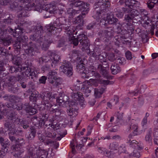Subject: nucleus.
<instances>
[{
  "label": "nucleus",
  "mask_w": 158,
  "mask_h": 158,
  "mask_svg": "<svg viewBox=\"0 0 158 158\" xmlns=\"http://www.w3.org/2000/svg\"><path fill=\"white\" fill-rule=\"evenodd\" d=\"M6 85L8 87L14 85L17 81L15 76H9L6 78Z\"/></svg>",
  "instance_id": "obj_32"
},
{
  "label": "nucleus",
  "mask_w": 158,
  "mask_h": 158,
  "mask_svg": "<svg viewBox=\"0 0 158 158\" xmlns=\"http://www.w3.org/2000/svg\"><path fill=\"white\" fill-rule=\"evenodd\" d=\"M125 6L122 8L123 12L130 11L132 8L134 7H139L140 5V3L136 0H126L125 2Z\"/></svg>",
  "instance_id": "obj_9"
},
{
  "label": "nucleus",
  "mask_w": 158,
  "mask_h": 158,
  "mask_svg": "<svg viewBox=\"0 0 158 158\" xmlns=\"http://www.w3.org/2000/svg\"><path fill=\"white\" fill-rule=\"evenodd\" d=\"M57 98H60V99L64 100V102H68V103H69V101H68L69 99V97L64 93H60L59 94V97Z\"/></svg>",
  "instance_id": "obj_60"
},
{
  "label": "nucleus",
  "mask_w": 158,
  "mask_h": 158,
  "mask_svg": "<svg viewBox=\"0 0 158 158\" xmlns=\"http://www.w3.org/2000/svg\"><path fill=\"white\" fill-rule=\"evenodd\" d=\"M22 131L20 130L11 131L8 133L9 138L10 140L12 142L16 143L17 139H16L15 136L19 135V133H21Z\"/></svg>",
  "instance_id": "obj_28"
},
{
  "label": "nucleus",
  "mask_w": 158,
  "mask_h": 158,
  "mask_svg": "<svg viewBox=\"0 0 158 158\" xmlns=\"http://www.w3.org/2000/svg\"><path fill=\"white\" fill-rule=\"evenodd\" d=\"M91 87H87L86 85H84L83 87L82 88V92L85 96L86 97H88L90 95L91 92Z\"/></svg>",
  "instance_id": "obj_45"
},
{
  "label": "nucleus",
  "mask_w": 158,
  "mask_h": 158,
  "mask_svg": "<svg viewBox=\"0 0 158 158\" xmlns=\"http://www.w3.org/2000/svg\"><path fill=\"white\" fill-rule=\"evenodd\" d=\"M70 23L68 21V23L64 24L60 27L61 29L64 30L65 32L68 35L70 34H71L73 31H72Z\"/></svg>",
  "instance_id": "obj_27"
},
{
  "label": "nucleus",
  "mask_w": 158,
  "mask_h": 158,
  "mask_svg": "<svg viewBox=\"0 0 158 158\" xmlns=\"http://www.w3.org/2000/svg\"><path fill=\"white\" fill-rule=\"evenodd\" d=\"M2 98L5 100L10 101V102H14V101H17L20 99V98L15 95H10L9 94H6L3 96L0 95V98Z\"/></svg>",
  "instance_id": "obj_22"
},
{
  "label": "nucleus",
  "mask_w": 158,
  "mask_h": 158,
  "mask_svg": "<svg viewBox=\"0 0 158 158\" xmlns=\"http://www.w3.org/2000/svg\"><path fill=\"white\" fill-rule=\"evenodd\" d=\"M84 17L80 15L75 18L74 20L73 21V23H75L79 24V25L80 26L83 25V18Z\"/></svg>",
  "instance_id": "obj_48"
},
{
  "label": "nucleus",
  "mask_w": 158,
  "mask_h": 158,
  "mask_svg": "<svg viewBox=\"0 0 158 158\" xmlns=\"http://www.w3.org/2000/svg\"><path fill=\"white\" fill-rule=\"evenodd\" d=\"M10 8L12 10H18L19 9V6L18 5V4L17 2H15L14 1V0H12L11 1V2L10 3L9 5Z\"/></svg>",
  "instance_id": "obj_52"
},
{
  "label": "nucleus",
  "mask_w": 158,
  "mask_h": 158,
  "mask_svg": "<svg viewBox=\"0 0 158 158\" xmlns=\"http://www.w3.org/2000/svg\"><path fill=\"white\" fill-rule=\"evenodd\" d=\"M61 66L60 68L61 70L63 69H66L70 67H73L71 63L69 61L64 60L63 62L60 63Z\"/></svg>",
  "instance_id": "obj_39"
},
{
  "label": "nucleus",
  "mask_w": 158,
  "mask_h": 158,
  "mask_svg": "<svg viewBox=\"0 0 158 158\" xmlns=\"http://www.w3.org/2000/svg\"><path fill=\"white\" fill-rule=\"evenodd\" d=\"M35 10L40 12L41 11L43 13H45V11L47 12V14L50 13L51 14H54L55 12L57 10L56 7L54 5L52 4L47 5L45 6V7H43L42 9H39L35 7Z\"/></svg>",
  "instance_id": "obj_12"
},
{
  "label": "nucleus",
  "mask_w": 158,
  "mask_h": 158,
  "mask_svg": "<svg viewBox=\"0 0 158 158\" xmlns=\"http://www.w3.org/2000/svg\"><path fill=\"white\" fill-rule=\"evenodd\" d=\"M96 66L97 67V69L99 71L100 74L104 78L107 79L110 78L111 77L109 75V69H106L101 64L98 63Z\"/></svg>",
  "instance_id": "obj_14"
},
{
  "label": "nucleus",
  "mask_w": 158,
  "mask_h": 158,
  "mask_svg": "<svg viewBox=\"0 0 158 158\" xmlns=\"http://www.w3.org/2000/svg\"><path fill=\"white\" fill-rule=\"evenodd\" d=\"M115 15L118 18H122L124 15V12L121 11L118 8H116L114 10Z\"/></svg>",
  "instance_id": "obj_61"
},
{
  "label": "nucleus",
  "mask_w": 158,
  "mask_h": 158,
  "mask_svg": "<svg viewBox=\"0 0 158 158\" xmlns=\"http://www.w3.org/2000/svg\"><path fill=\"white\" fill-rule=\"evenodd\" d=\"M23 109L28 113H29L30 115H33L37 113V110L35 108L31 106L27 103L25 104L23 106Z\"/></svg>",
  "instance_id": "obj_23"
},
{
  "label": "nucleus",
  "mask_w": 158,
  "mask_h": 158,
  "mask_svg": "<svg viewBox=\"0 0 158 158\" xmlns=\"http://www.w3.org/2000/svg\"><path fill=\"white\" fill-rule=\"evenodd\" d=\"M71 4L73 8L79 7L81 10H82V9L84 7H87L89 6V4L86 3L80 0L73 2L71 3Z\"/></svg>",
  "instance_id": "obj_20"
},
{
  "label": "nucleus",
  "mask_w": 158,
  "mask_h": 158,
  "mask_svg": "<svg viewBox=\"0 0 158 158\" xmlns=\"http://www.w3.org/2000/svg\"><path fill=\"white\" fill-rule=\"evenodd\" d=\"M152 133L151 131H149L146 135L145 137V141L149 143H151L152 141Z\"/></svg>",
  "instance_id": "obj_64"
},
{
  "label": "nucleus",
  "mask_w": 158,
  "mask_h": 158,
  "mask_svg": "<svg viewBox=\"0 0 158 158\" xmlns=\"http://www.w3.org/2000/svg\"><path fill=\"white\" fill-rule=\"evenodd\" d=\"M146 18L143 19V23H142L143 26L146 28L148 27H150L152 34L153 35L154 34V32L152 31V30L153 29V27L151 26L152 24L151 21L148 17H146Z\"/></svg>",
  "instance_id": "obj_30"
},
{
  "label": "nucleus",
  "mask_w": 158,
  "mask_h": 158,
  "mask_svg": "<svg viewBox=\"0 0 158 158\" xmlns=\"http://www.w3.org/2000/svg\"><path fill=\"white\" fill-rule=\"evenodd\" d=\"M25 30L21 27L15 29V31H13V33H12L13 36L16 38H20L23 36V34L25 32Z\"/></svg>",
  "instance_id": "obj_31"
},
{
  "label": "nucleus",
  "mask_w": 158,
  "mask_h": 158,
  "mask_svg": "<svg viewBox=\"0 0 158 158\" xmlns=\"http://www.w3.org/2000/svg\"><path fill=\"white\" fill-rule=\"evenodd\" d=\"M8 118L11 120L12 122L15 123H18L20 121V119L18 118L17 112L14 110L10 111L7 114Z\"/></svg>",
  "instance_id": "obj_18"
},
{
  "label": "nucleus",
  "mask_w": 158,
  "mask_h": 158,
  "mask_svg": "<svg viewBox=\"0 0 158 158\" xmlns=\"http://www.w3.org/2000/svg\"><path fill=\"white\" fill-rule=\"evenodd\" d=\"M107 18L108 20L107 23H108V24H116V23L118 21V19L114 17L112 15H108L107 16Z\"/></svg>",
  "instance_id": "obj_44"
},
{
  "label": "nucleus",
  "mask_w": 158,
  "mask_h": 158,
  "mask_svg": "<svg viewBox=\"0 0 158 158\" xmlns=\"http://www.w3.org/2000/svg\"><path fill=\"white\" fill-rule=\"evenodd\" d=\"M139 14L141 15V17L143 19V18H146L147 17H148V12L144 9H141L139 10Z\"/></svg>",
  "instance_id": "obj_63"
},
{
  "label": "nucleus",
  "mask_w": 158,
  "mask_h": 158,
  "mask_svg": "<svg viewBox=\"0 0 158 158\" xmlns=\"http://www.w3.org/2000/svg\"><path fill=\"white\" fill-rule=\"evenodd\" d=\"M57 28L55 27V25L52 24L46 25L44 28V30L47 31L49 32L52 33V34H55L54 32L56 30Z\"/></svg>",
  "instance_id": "obj_40"
},
{
  "label": "nucleus",
  "mask_w": 158,
  "mask_h": 158,
  "mask_svg": "<svg viewBox=\"0 0 158 158\" xmlns=\"http://www.w3.org/2000/svg\"><path fill=\"white\" fill-rule=\"evenodd\" d=\"M68 36L69 40L70 41L71 43H72L75 46H77L78 45L79 40L78 37L77 38L74 37L73 33H72L71 34L69 35Z\"/></svg>",
  "instance_id": "obj_38"
},
{
  "label": "nucleus",
  "mask_w": 158,
  "mask_h": 158,
  "mask_svg": "<svg viewBox=\"0 0 158 158\" xmlns=\"http://www.w3.org/2000/svg\"><path fill=\"white\" fill-rule=\"evenodd\" d=\"M132 136V135L131 134L129 135L128 136V139H127L128 142L130 143V144L131 145V146H132L133 145L135 144L136 145L138 144V142L136 140H131Z\"/></svg>",
  "instance_id": "obj_62"
},
{
  "label": "nucleus",
  "mask_w": 158,
  "mask_h": 158,
  "mask_svg": "<svg viewBox=\"0 0 158 158\" xmlns=\"http://www.w3.org/2000/svg\"><path fill=\"white\" fill-rule=\"evenodd\" d=\"M138 127L135 124L131 123L130 126V130L132 131L134 135H138L139 132H138Z\"/></svg>",
  "instance_id": "obj_46"
},
{
  "label": "nucleus",
  "mask_w": 158,
  "mask_h": 158,
  "mask_svg": "<svg viewBox=\"0 0 158 158\" xmlns=\"http://www.w3.org/2000/svg\"><path fill=\"white\" fill-rule=\"evenodd\" d=\"M70 57L71 59H73L74 60L78 62V61L81 59L80 57L81 55V52L78 50H74L70 52Z\"/></svg>",
  "instance_id": "obj_19"
},
{
  "label": "nucleus",
  "mask_w": 158,
  "mask_h": 158,
  "mask_svg": "<svg viewBox=\"0 0 158 158\" xmlns=\"http://www.w3.org/2000/svg\"><path fill=\"white\" fill-rule=\"evenodd\" d=\"M26 54L30 56H33L39 52L37 46L35 42H30L28 44L27 48L24 49Z\"/></svg>",
  "instance_id": "obj_6"
},
{
  "label": "nucleus",
  "mask_w": 158,
  "mask_h": 158,
  "mask_svg": "<svg viewBox=\"0 0 158 158\" xmlns=\"http://www.w3.org/2000/svg\"><path fill=\"white\" fill-rule=\"evenodd\" d=\"M61 71L68 77H72L73 73V67L67 68L66 69L62 70Z\"/></svg>",
  "instance_id": "obj_41"
},
{
  "label": "nucleus",
  "mask_w": 158,
  "mask_h": 158,
  "mask_svg": "<svg viewBox=\"0 0 158 158\" xmlns=\"http://www.w3.org/2000/svg\"><path fill=\"white\" fill-rule=\"evenodd\" d=\"M80 45L82 46V48L87 49L89 48V43L86 35L83 34H80L78 36Z\"/></svg>",
  "instance_id": "obj_11"
},
{
  "label": "nucleus",
  "mask_w": 158,
  "mask_h": 158,
  "mask_svg": "<svg viewBox=\"0 0 158 158\" xmlns=\"http://www.w3.org/2000/svg\"><path fill=\"white\" fill-rule=\"evenodd\" d=\"M8 87V91L13 94L17 93L20 89L19 84L17 83L16 84V85H13Z\"/></svg>",
  "instance_id": "obj_35"
},
{
  "label": "nucleus",
  "mask_w": 158,
  "mask_h": 158,
  "mask_svg": "<svg viewBox=\"0 0 158 158\" xmlns=\"http://www.w3.org/2000/svg\"><path fill=\"white\" fill-rule=\"evenodd\" d=\"M13 33V30L10 27H8L5 30L0 28V43L5 46L9 45L11 44V37L8 34H12Z\"/></svg>",
  "instance_id": "obj_3"
},
{
  "label": "nucleus",
  "mask_w": 158,
  "mask_h": 158,
  "mask_svg": "<svg viewBox=\"0 0 158 158\" xmlns=\"http://www.w3.org/2000/svg\"><path fill=\"white\" fill-rule=\"evenodd\" d=\"M98 34L101 39L108 42L114 35V29L112 27H107L105 29L100 31Z\"/></svg>",
  "instance_id": "obj_4"
},
{
  "label": "nucleus",
  "mask_w": 158,
  "mask_h": 158,
  "mask_svg": "<svg viewBox=\"0 0 158 158\" xmlns=\"http://www.w3.org/2000/svg\"><path fill=\"white\" fill-rule=\"evenodd\" d=\"M39 139L41 142H44L46 145H48L50 143H52L53 142L52 140L51 139H48L45 137L44 139L42 136L39 135Z\"/></svg>",
  "instance_id": "obj_49"
},
{
  "label": "nucleus",
  "mask_w": 158,
  "mask_h": 158,
  "mask_svg": "<svg viewBox=\"0 0 158 158\" xmlns=\"http://www.w3.org/2000/svg\"><path fill=\"white\" fill-rule=\"evenodd\" d=\"M13 17L10 16L7 19H4L2 22L1 27L4 28L6 26L11 24L12 23Z\"/></svg>",
  "instance_id": "obj_36"
},
{
  "label": "nucleus",
  "mask_w": 158,
  "mask_h": 158,
  "mask_svg": "<svg viewBox=\"0 0 158 158\" xmlns=\"http://www.w3.org/2000/svg\"><path fill=\"white\" fill-rule=\"evenodd\" d=\"M24 66H11L10 67L9 71L12 73H16L18 72H21V71H24Z\"/></svg>",
  "instance_id": "obj_34"
},
{
  "label": "nucleus",
  "mask_w": 158,
  "mask_h": 158,
  "mask_svg": "<svg viewBox=\"0 0 158 158\" xmlns=\"http://www.w3.org/2000/svg\"><path fill=\"white\" fill-rule=\"evenodd\" d=\"M27 148L28 150V154L30 155L28 156L30 157V158L31 157H32V158H35L37 152H38V148L34 145L29 144L27 146Z\"/></svg>",
  "instance_id": "obj_16"
},
{
  "label": "nucleus",
  "mask_w": 158,
  "mask_h": 158,
  "mask_svg": "<svg viewBox=\"0 0 158 158\" xmlns=\"http://www.w3.org/2000/svg\"><path fill=\"white\" fill-rule=\"evenodd\" d=\"M36 131L33 127L31 128L30 133L27 137V138L29 140L32 139L35 136Z\"/></svg>",
  "instance_id": "obj_53"
},
{
  "label": "nucleus",
  "mask_w": 158,
  "mask_h": 158,
  "mask_svg": "<svg viewBox=\"0 0 158 158\" xmlns=\"http://www.w3.org/2000/svg\"><path fill=\"white\" fill-rule=\"evenodd\" d=\"M52 96L51 93L45 92L40 94V97L42 99L43 104L47 107V109L52 113H55L56 115L58 116L61 114L60 110L58 108L57 105L53 104L50 102Z\"/></svg>",
  "instance_id": "obj_1"
},
{
  "label": "nucleus",
  "mask_w": 158,
  "mask_h": 158,
  "mask_svg": "<svg viewBox=\"0 0 158 158\" xmlns=\"http://www.w3.org/2000/svg\"><path fill=\"white\" fill-rule=\"evenodd\" d=\"M35 33L31 35L30 39L34 40L37 39L39 37L41 38L44 33V30L43 26L41 24H37L35 27Z\"/></svg>",
  "instance_id": "obj_8"
},
{
  "label": "nucleus",
  "mask_w": 158,
  "mask_h": 158,
  "mask_svg": "<svg viewBox=\"0 0 158 158\" xmlns=\"http://www.w3.org/2000/svg\"><path fill=\"white\" fill-rule=\"evenodd\" d=\"M37 43L40 44L41 46L42 49L44 50H47L49 47L50 43L48 40H45V37L42 36V37H39L37 39L34 40Z\"/></svg>",
  "instance_id": "obj_13"
},
{
  "label": "nucleus",
  "mask_w": 158,
  "mask_h": 158,
  "mask_svg": "<svg viewBox=\"0 0 158 158\" xmlns=\"http://www.w3.org/2000/svg\"><path fill=\"white\" fill-rule=\"evenodd\" d=\"M12 62L16 66H23L21 65L22 62V59L20 57L16 56L13 58L12 59Z\"/></svg>",
  "instance_id": "obj_43"
},
{
  "label": "nucleus",
  "mask_w": 158,
  "mask_h": 158,
  "mask_svg": "<svg viewBox=\"0 0 158 158\" xmlns=\"http://www.w3.org/2000/svg\"><path fill=\"white\" fill-rule=\"evenodd\" d=\"M19 9L18 16L19 18H21L23 17H26L28 15L27 14L28 8L27 6L23 7L22 6H19Z\"/></svg>",
  "instance_id": "obj_26"
},
{
  "label": "nucleus",
  "mask_w": 158,
  "mask_h": 158,
  "mask_svg": "<svg viewBox=\"0 0 158 158\" xmlns=\"http://www.w3.org/2000/svg\"><path fill=\"white\" fill-rule=\"evenodd\" d=\"M21 99V98H20V99L18 101H17L16 102L14 101V102H11L12 103L10 104H7V106H6L3 104H2V105L3 108H4L6 106L8 108H12L14 109H17L18 110H20L23 109V106L20 105L19 106L17 103V102L19 101Z\"/></svg>",
  "instance_id": "obj_25"
},
{
  "label": "nucleus",
  "mask_w": 158,
  "mask_h": 158,
  "mask_svg": "<svg viewBox=\"0 0 158 158\" xmlns=\"http://www.w3.org/2000/svg\"><path fill=\"white\" fill-rule=\"evenodd\" d=\"M89 74L87 75L86 77L88 78L89 76L91 77H94L96 78H98L100 77V74L94 70L90 71L88 72Z\"/></svg>",
  "instance_id": "obj_55"
},
{
  "label": "nucleus",
  "mask_w": 158,
  "mask_h": 158,
  "mask_svg": "<svg viewBox=\"0 0 158 158\" xmlns=\"http://www.w3.org/2000/svg\"><path fill=\"white\" fill-rule=\"evenodd\" d=\"M57 73L55 70L49 72L48 75V81L54 87H56L61 85L62 82V79L57 76Z\"/></svg>",
  "instance_id": "obj_5"
},
{
  "label": "nucleus",
  "mask_w": 158,
  "mask_h": 158,
  "mask_svg": "<svg viewBox=\"0 0 158 158\" xmlns=\"http://www.w3.org/2000/svg\"><path fill=\"white\" fill-rule=\"evenodd\" d=\"M117 32L118 33L121 34L122 35H124L125 34H127L128 33L127 27H125V28H124V29L123 30L122 27L119 26L117 27Z\"/></svg>",
  "instance_id": "obj_57"
},
{
  "label": "nucleus",
  "mask_w": 158,
  "mask_h": 158,
  "mask_svg": "<svg viewBox=\"0 0 158 158\" xmlns=\"http://www.w3.org/2000/svg\"><path fill=\"white\" fill-rule=\"evenodd\" d=\"M8 51L4 47H0V58L1 57H6L8 55Z\"/></svg>",
  "instance_id": "obj_50"
},
{
  "label": "nucleus",
  "mask_w": 158,
  "mask_h": 158,
  "mask_svg": "<svg viewBox=\"0 0 158 158\" xmlns=\"http://www.w3.org/2000/svg\"><path fill=\"white\" fill-rule=\"evenodd\" d=\"M13 46L14 47L15 51H17V53L19 54L21 49L22 44L19 40L15 41L14 43Z\"/></svg>",
  "instance_id": "obj_42"
},
{
  "label": "nucleus",
  "mask_w": 158,
  "mask_h": 158,
  "mask_svg": "<svg viewBox=\"0 0 158 158\" xmlns=\"http://www.w3.org/2000/svg\"><path fill=\"white\" fill-rule=\"evenodd\" d=\"M49 130L50 128H48V130L45 131V135L46 137L51 138H54L56 135V133L54 132L52 134L51 132L49 131Z\"/></svg>",
  "instance_id": "obj_56"
},
{
  "label": "nucleus",
  "mask_w": 158,
  "mask_h": 158,
  "mask_svg": "<svg viewBox=\"0 0 158 158\" xmlns=\"http://www.w3.org/2000/svg\"><path fill=\"white\" fill-rule=\"evenodd\" d=\"M0 143L1 145V150H0L3 154H6L8 152L9 147L10 144L8 141H5L4 139L2 137H0Z\"/></svg>",
  "instance_id": "obj_17"
},
{
  "label": "nucleus",
  "mask_w": 158,
  "mask_h": 158,
  "mask_svg": "<svg viewBox=\"0 0 158 158\" xmlns=\"http://www.w3.org/2000/svg\"><path fill=\"white\" fill-rule=\"evenodd\" d=\"M87 84L89 85H93L95 87L98 85V82L97 80L94 79H90L89 81H87Z\"/></svg>",
  "instance_id": "obj_59"
},
{
  "label": "nucleus",
  "mask_w": 158,
  "mask_h": 158,
  "mask_svg": "<svg viewBox=\"0 0 158 158\" xmlns=\"http://www.w3.org/2000/svg\"><path fill=\"white\" fill-rule=\"evenodd\" d=\"M118 144L116 142L110 143L109 145V149L111 151L117 150L118 148Z\"/></svg>",
  "instance_id": "obj_58"
},
{
  "label": "nucleus",
  "mask_w": 158,
  "mask_h": 158,
  "mask_svg": "<svg viewBox=\"0 0 158 158\" xmlns=\"http://www.w3.org/2000/svg\"><path fill=\"white\" fill-rule=\"evenodd\" d=\"M126 13L127 14L125 15L124 16V20L128 23L124 24L123 27H127V30H128L129 29L130 26L132 25L133 20L134 18L129 13Z\"/></svg>",
  "instance_id": "obj_21"
},
{
  "label": "nucleus",
  "mask_w": 158,
  "mask_h": 158,
  "mask_svg": "<svg viewBox=\"0 0 158 158\" xmlns=\"http://www.w3.org/2000/svg\"><path fill=\"white\" fill-rule=\"evenodd\" d=\"M68 104H69V106L67 108V111L68 115L72 116L73 118L75 117L78 114L77 103L74 101H71Z\"/></svg>",
  "instance_id": "obj_7"
},
{
  "label": "nucleus",
  "mask_w": 158,
  "mask_h": 158,
  "mask_svg": "<svg viewBox=\"0 0 158 158\" xmlns=\"http://www.w3.org/2000/svg\"><path fill=\"white\" fill-rule=\"evenodd\" d=\"M4 126L5 128L10 131L9 132L18 131L15 128V124L8 121H6L4 124Z\"/></svg>",
  "instance_id": "obj_33"
},
{
  "label": "nucleus",
  "mask_w": 158,
  "mask_h": 158,
  "mask_svg": "<svg viewBox=\"0 0 158 158\" xmlns=\"http://www.w3.org/2000/svg\"><path fill=\"white\" fill-rule=\"evenodd\" d=\"M72 94L71 97L73 99L76 101H79L81 103H83L84 101V98L83 97L82 93L73 92Z\"/></svg>",
  "instance_id": "obj_24"
},
{
  "label": "nucleus",
  "mask_w": 158,
  "mask_h": 158,
  "mask_svg": "<svg viewBox=\"0 0 158 158\" xmlns=\"http://www.w3.org/2000/svg\"><path fill=\"white\" fill-rule=\"evenodd\" d=\"M68 23V21L64 18L57 19L55 21V24L58 26L61 27L64 24Z\"/></svg>",
  "instance_id": "obj_47"
},
{
  "label": "nucleus",
  "mask_w": 158,
  "mask_h": 158,
  "mask_svg": "<svg viewBox=\"0 0 158 158\" xmlns=\"http://www.w3.org/2000/svg\"><path fill=\"white\" fill-rule=\"evenodd\" d=\"M60 59V56L55 51H48L46 55L39 59V62L40 64L43 62L50 63L51 66L53 67Z\"/></svg>",
  "instance_id": "obj_2"
},
{
  "label": "nucleus",
  "mask_w": 158,
  "mask_h": 158,
  "mask_svg": "<svg viewBox=\"0 0 158 158\" xmlns=\"http://www.w3.org/2000/svg\"><path fill=\"white\" fill-rule=\"evenodd\" d=\"M113 40L114 44L117 46H119L120 45H122L121 36L119 35L115 36Z\"/></svg>",
  "instance_id": "obj_51"
},
{
  "label": "nucleus",
  "mask_w": 158,
  "mask_h": 158,
  "mask_svg": "<svg viewBox=\"0 0 158 158\" xmlns=\"http://www.w3.org/2000/svg\"><path fill=\"white\" fill-rule=\"evenodd\" d=\"M77 63L78 65L76 66L77 71L82 74V77H86L88 73L84 66L85 64L83 63L82 59L78 61V62Z\"/></svg>",
  "instance_id": "obj_15"
},
{
  "label": "nucleus",
  "mask_w": 158,
  "mask_h": 158,
  "mask_svg": "<svg viewBox=\"0 0 158 158\" xmlns=\"http://www.w3.org/2000/svg\"><path fill=\"white\" fill-rule=\"evenodd\" d=\"M110 69L112 74L114 75L119 73L121 70L120 67L117 64L115 63L112 64Z\"/></svg>",
  "instance_id": "obj_37"
},
{
  "label": "nucleus",
  "mask_w": 158,
  "mask_h": 158,
  "mask_svg": "<svg viewBox=\"0 0 158 158\" xmlns=\"http://www.w3.org/2000/svg\"><path fill=\"white\" fill-rule=\"evenodd\" d=\"M24 67L25 69L23 71L27 77H30L31 78L34 80L35 79H35L38 77L37 71L27 65L24 66Z\"/></svg>",
  "instance_id": "obj_10"
},
{
  "label": "nucleus",
  "mask_w": 158,
  "mask_h": 158,
  "mask_svg": "<svg viewBox=\"0 0 158 158\" xmlns=\"http://www.w3.org/2000/svg\"><path fill=\"white\" fill-rule=\"evenodd\" d=\"M124 12V13H129L134 18L135 17L138 16L139 14V12H138L137 10L134 9L133 8L131 9V10H130L128 11L127 12V11Z\"/></svg>",
  "instance_id": "obj_54"
},
{
  "label": "nucleus",
  "mask_w": 158,
  "mask_h": 158,
  "mask_svg": "<svg viewBox=\"0 0 158 158\" xmlns=\"http://www.w3.org/2000/svg\"><path fill=\"white\" fill-rule=\"evenodd\" d=\"M48 152L44 149H42L40 148H38V152H37L36 156L37 158H48Z\"/></svg>",
  "instance_id": "obj_29"
}]
</instances>
